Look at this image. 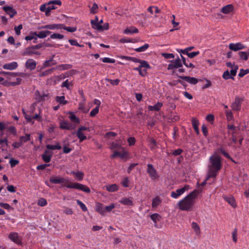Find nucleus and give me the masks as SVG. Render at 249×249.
<instances>
[{"label":"nucleus","mask_w":249,"mask_h":249,"mask_svg":"<svg viewBox=\"0 0 249 249\" xmlns=\"http://www.w3.org/2000/svg\"><path fill=\"white\" fill-rule=\"evenodd\" d=\"M50 181L53 184L61 183L62 187H66L67 188L75 189L87 193H89L90 192L89 188L87 186L77 182H70L68 179L62 177H51L50 178Z\"/></svg>","instance_id":"1"},{"label":"nucleus","mask_w":249,"mask_h":249,"mask_svg":"<svg viewBox=\"0 0 249 249\" xmlns=\"http://www.w3.org/2000/svg\"><path fill=\"white\" fill-rule=\"evenodd\" d=\"M199 191L195 190L183 199L178 201V205L182 211H190L192 209L195 203V199L198 195Z\"/></svg>","instance_id":"2"},{"label":"nucleus","mask_w":249,"mask_h":249,"mask_svg":"<svg viewBox=\"0 0 249 249\" xmlns=\"http://www.w3.org/2000/svg\"><path fill=\"white\" fill-rule=\"evenodd\" d=\"M210 161L211 162L209 166L210 177L215 178L222 167L220 157L218 155L212 156L210 158Z\"/></svg>","instance_id":"3"},{"label":"nucleus","mask_w":249,"mask_h":249,"mask_svg":"<svg viewBox=\"0 0 249 249\" xmlns=\"http://www.w3.org/2000/svg\"><path fill=\"white\" fill-rule=\"evenodd\" d=\"M150 66L148 62L146 61H142L141 63H140V65L137 67L133 69V70L138 71L139 72V74L142 76H145L147 73L146 69H149Z\"/></svg>","instance_id":"4"},{"label":"nucleus","mask_w":249,"mask_h":249,"mask_svg":"<svg viewBox=\"0 0 249 249\" xmlns=\"http://www.w3.org/2000/svg\"><path fill=\"white\" fill-rule=\"evenodd\" d=\"M0 74L4 75L11 80L12 78L16 77L18 76H21L22 77H25L27 76V73L23 72H8L2 71L0 72Z\"/></svg>","instance_id":"5"},{"label":"nucleus","mask_w":249,"mask_h":249,"mask_svg":"<svg viewBox=\"0 0 249 249\" xmlns=\"http://www.w3.org/2000/svg\"><path fill=\"white\" fill-rule=\"evenodd\" d=\"M147 167L146 172L149 175L151 179L152 180L157 179L159 176L154 166L151 164H148Z\"/></svg>","instance_id":"6"},{"label":"nucleus","mask_w":249,"mask_h":249,"mask_svg":"<svg viewBox=\"0 0 249 249\" xmlns=\"http://www.w3.org/2000/svg\"><path fill=\"white\" fill-rule=\"evenodd\" d=\"M190 188V187L189 185H185L183 187L177 189L176 192H172L171 193V196L174 198H178L186 191L188 190Z\"/></svg>","instance_id":"7"},{"label":"nucleus","mask_w":249,"mask_h":249,"mask_svg":"<svg viewBox=\"0 0 249 249\" xmlns=\"http://www.w3.org/2000/svg\"><path fill=\"white\" fill-rule=\"evenodd\" d=\"M171 63L169 64L167 70H170L174 69L180 68L182 66V62L179 57L171 61Z\"/></svg>","instance_id":"8"},{"label":"nucleus","mask_w":249,"mask_h":249,"mask_svg":"<svg viewBox=\"0 0 249 249\" xmlns=\"http://www.w3.org/2000/svg\"><path fill=\"white\" fill-rule=\"evenodd\" d=\"M91 24L92 27L99 31H104L108 29L109 25L107 23H105L103 25H100V23H96V21L91 20Z\"/></svg>","instance_id":"9"},{"label":"nucleus","mask_w":249,"mask_h":249,"mask_svg":"<svg viewBox=\"0 0 249 249\" xmlns=\"http://www.w3.org/2000/svg\"><path fill=\"white\" fill-rule=\"evenodd\" d=\"M243 100L242 98L236 97L231 105V108L234 111H239L241 108V105Z\"/></svg>","instance_id":"10"},{"label":"nucleus","mask_w":249,"mask_h":249,"mask_svg":"<svg viewBox=\"0 0 249 249\" xmlns=\"http://www.w3.org/2000/svg\"><path fill=\"white\" fill-rule=\"evenodd\" d=\"M229 49L233 51H237L246 48V46L240 42L236 43H230L229 45Z\"/></svg>","instance_id":"11"},{"label":"nucleus","mask_w":249,"mask_h":249,"mask_svg":"<svg viewBox=\"0 0 249 249\" xmlns=\"http://www.w3.org/2000/svg\"><path fill=\"white\" fill-rule=\"evenodd\" d=\"M3 10L11 18H13L17 14V12L12 7L6 6L2 7Z\"/></svg>","instance_id":"12"},{"label":"nucleus","mask_w":249,"mask_h":249,"mask_svg":"<svg viewBox=\"0 0 249 249\" xmlns=\"http://www.w3.org/2000/svg\"><path fill=\"white\" fill-rule=\"evenodd\" d=\"M62 28H63V24H47L41 27V29L48 30H59L62 29Z\"/></svg>","instance_id":"13"},{"label":"nucleus","mask_w":249,"mask_h":249,"mask_svg":"<svg viewBox=\"0 0 249 249\" xmlns=\"http://www.w3.org/2000/svg\"><path fill=\"white\" fill-rule=\"evenodd\" d=\"M36 62L33 59H28L25 62V67L27 69L33 71L35 70L36 66Z\"/></svg>","instance_id":"14"},{"label":"nucleus","mask_w":249,"mask_h":249,"mask_svg":"<svg viewBox=\"0 0 249 249\" xmlns=\"http://www.w3.org/2000/svg\"><path fill=\"white\" fill-rule=\"evenodd\" d=\"M9 239L18 245H21L22 242L17 232H11L9 235Z\"/></svg>","instance_id":"15"},{"label":"nucleus","mask_w":249,"mask_h":249,"mask_svg":"<svg viewBox=\"0 0 249 249\" xmlns=\"http://www.w3.org/2000/svg\"><path fill=\"white\" fill-rule=\"evenodd\" d=\"M178 77L192 85H196L198 82L197 79L195 77L187 76H179Z\"/></svg>","instance_id":"16"},{"label":"nucleus","mask_w":249,"mask_h":249,"mask_svg":"<svg viewBox=\"0 0 249 249\" xmlns=\"http://www.w3.org/2000/svg\"><path fill=\"white\" fill-rule=\"evenodd\" d=\"M18 67V64L16 62H12L9 63L5 64L3 65L2 68L4 70H14L16 69Z\"/></svg>","instance_id":"17"},{"label":"nucleus","mask_w":249,"mask_h":249,"mask_svg":"<svg viewBox=\"0 0 249 249\" xmlns=\"http://www.w3.org/2000/svg\"><path fill=\"white\" fill-rule=\"evenodd\" d=\"M33 50L34 49L32 48V47L27 48L23 52L22 55L29 56H32L33 54L40 55V53L39 52L34 51Z\"/></svg>","instance_id":"18"},{"label":"nucleus","mask_w":249,"mask_h":249,"mask_svg":"<svg viewBox=\"0 0 249 249\" xmlns=\"http://www.w3.org/2000/svg\"><path fill=\"white\" fill-rule=\"evenodd\" d=\"M234 8L232 4H228L223 7L220 11L223 14H228L232 12Z\"/></svg>","instance_id":"19"},{"label":"nucleus","mask_w":249,"mask_h":249,"mask_svg":"<svg viewBox=\"0 0 249 249\" xmlns=\"http://www.w3.org/2000/svg\"><path fill=\"white\" fill-rule=\"evenodd\" d=\"M139 32L138 29L134 26L127 27L123 31L124 34L126 35L137 34Z\"/></svg>","instance_id":"20"},{"label":"nucleus","mask_w":249,"mask_h":249,"mask_svg":"<svg viewBox=\"0 0 249 249\" xmlns=\"http://www.w3.org/2000/svg\"><path fill=\"white\" fill-rule=\"evenodd\" d=\"M71 174L72 175L74 176L75 179L78 181L82 180L84 176V174L80 171H71Z\"/></svg>","instance_id":"21"},{"label":"nucleus","mask_w":249,"mask_h":249,"mask_svg":"<svg viewBox=\"0 0 249 249\" xmlns=\"http://www.w3.org/2000/svg\"><path fill=\"white\" fill-rule=\"evenodd\" d=\"M60 127L62 129L71 130L73 128L72 125L66 121H63L60 123Z\"/></svg>","instance_id":"22"},{"label":"nucleus","mask_w":249,"mask_h":249,"mask_svg":"<svg viewBox=\"0 0 249 249\" xmlns=\"http://www.w3.org/2000/svg\"><path fill=\"white\" fill-rule=\"evenodd\" d=\"M119 202L123 205L127 206H133L134 205L133 201L127 197H122Z\"/></svg>","instance_id":"23"},{"label":"nucleus","mask_w":249,"mask_h":249,"mask_svg":"<svg viewBox=\"0 0 249 249\" xmlns=\"http://www.w3.org/2000/svg\"><path fill=\"white\" fill-rule=\"evenodd\" d=\"M163 104L161 102H158L157 104H156L154 106H149L148 107V109L149 111H159L161 107H162Z\"/></svg>","instance_id":"24"},{"label":"nucleus","mask_w":249,"mask_h":249,"mask_svg":"<svg viewBox=\"0 0 249 249\" xmlns=\"http://www.w3.org/2000/svg\"><path fill=\"white\" fill-rule=\"evenodd\" d=\"M162 200L159 196H156L152 199V207L156 208L161 203Z\"/></svg>","instance_id":"25"},{"label":"nucleus","mask_w":249,"mask_h":249,"mask_svg":"<svg viewBox=\"0 0 249 249\" xmlns=\"http://www.w3.org/2000/svg\"><path fill=\"white\" fill-rule=\"evenodd\" d=\"M53 61L54 60H53V57L51 58L50 59H49L48 60H46L43 63V65H42L41 69L42 70L46 68L51 67L53 65H55L56 62H53Z\"/></svg>","instance_id":"26"},{"label":"nucleus","mask_w":249,"mask_h":249,"mask_svg":"<svg viewBox=\"0 0 249 249\" xmlns=\"http://www.w3.org/2000/svg\"><path fill=\"white\" fill-rule=\"evenodd\" d=\"M224 199L229 204H230L232 207L235 208L237 206L235 203V200L233 196H224Z\"/></svg>","instance_id":"27"},{"label":"nucleus","mask_w":249,"mask_h":249,"mask_svg":"<svg viewBox=\"0 0 249 249\" xmlns=\"http://www.w3.org/2000/svg\"><path fill=\"white\" fill-rule=\"evenodd\" d=\"M22 79L20 78H17L16 79V81L13 82H7L5 81L3 83V85H8L10 86H15L17 85H19L21 84Z\"/></svg>","instance_id":"28"},{"label":"nucleus","mask_w":249,"mask_h":249,"mask_svg":"<svg viewBox=\"0 0 249 249\" xmlns=\"http://www.w3.org/2000/svg\"><path fill=\"white\" fill-rule=\"evenodd\" d=\"M96 211L102 215L105 213V207L101 203H97L96 205Z\"/></svg>","instance_id":"29"},{"label":"nucleus","mask_w":249,"mask_h":249,"mask_svg":"<svg viewBox=\"0 0 249 249\" xmlns=\"http://www.w3.org/2000/svg\"><path fill=\"white\" fill-rule=\"evenodd\" d=\"M192 124L193 128H194L195 131L197 135L199 134V131L198 128L199 122L196 119L193 118L192 120Z\"/></svg>","instance_id":"30"},{"label":"nucleus","mask_w":249,"mask_h":249,"mask_svg":"<svg viewBox=\"0 0 249 249\" xmlns=\"http://www.w3.org/2000/svg\"><path fill=\"white\" fill-rule=\"evenodd\" d=\"M49 153V151L46 150L44 153L42 155V159L46 163L49 162L51 160L52 155H48Z\"/></svg>","instance_id":"31"},{"label":"nucleus","mask_w":249,"mask_h":249,"mask_svg":"<svg viewBox=\"0 0 249 249\" xmlns=\"http://www.w3.org/2000/svg\"><path fill=\"white\" fill-rule=\"evenodd\" d=\"M121 58L123 59H125L128 61H131L135 63H141L142 61H143L144 60H141L136 57H131V56H122Z\"/></svg>","instance_id":"32"},{"label":"nucleus","mask_w":249,"mask_h":249,"mask_svg":"<svg viewBox=\"0 0 249 249\" xmlns=\"http://www.w3.org/2000/svg\"><path fill=\"white\" fill-rule=\"evenodd\" d=\"M106 190L109 192H114L118 190L119 187L116 184L107 185Z\"/></svg>","instance_id":"33"},{"label":"nucleus","mask_w":249,"mask_h":249,"mask_svg":"<svg viewBox=\"0 0 249 249\" xmlns=\"http://www.w3.org/2000/svg\"><path fill=\"white\" fill-rule=\"evenodd\" d=\"M72 67L71 64H60L58 65L55 69H58L60 71H63L66 70H69Z\"/></svg>","instance_id":"34"},{"label":"nucleus","mask_w":249,"mask_h":249,"mask_svg":"<svg viewBox=\"0 0 249 249\" xmlns=\"http://www.w3.org/2000/svg\"><path fill=\"white\" fill-rule=\"evenodd\" d=\"M55 100L57 102L63 105H66L68 103V101L65 100V97L64 96H57L55 97Z\"/></svg>","instance_id":"35"},{"label":"nucleus","mask_w":249,"mask_h":249,"mask_svg":"<svg viewBox=\"0 0 249 249\" xmlns=\"http://www.w3.org/2000/svg\"><path fill=\"white\" fill-rule=\"evenodd\" d=\"M149 146L151 150H154L157 147L156 140L153 138H149Z\"/></svg>","instance_id":"36"},{"label":"nucleus","mask_w":249,"mask_h":249,"mask_svg":"<svg viewBox=\"0 0 249 249\" xmlns=\"http://www.w3.org/2000/svg\"><path fill=\"white\" fill-rule=\"evenodd\" d=\"M31 139V135L29 134H26L25 136H20L19 139L22 144L29 141Z\"/></svg>","instance_id":"37"},{"label":"nucleus","mask_w":249,"mask_h":249,"mask_svg":"<svg viewBox=\"0 0 249 249\" xmlns=\"http://www.w3.org/2000/svg\"><path fill=\"white\" fill-rule=\"evenodd\" d=\"M69 118L72 122L76 124H78L80 123L79 119L77 117H76V116L72 112H71L70 113Z\"/></svg>","instance_id":"38"},{"label":"nucleus","mask_w":249,"mask_h":249,"mask_svg":"<svg viewBox=\"0 0 249 249\" xmlns=\"http://www.w3.org/2000/svg\"><path fill=\"white\" fill-rule=\"evenodd\" d=\"M54 70H55L54 68H52L51 69L47 70L39 73L38 76L39 77H42L47 76L50 74H51L54 71Z\"/></svg>","instance_id":"39"},{"label":"nucleus","mask_w":249,"mask_h":249,"mask_svg":"<svg viewBox=\"0 0 249 249\" xmlns=\"http://www.w3.org/2000/svg\"><path fill=\"white\" fill-rule=\"evenodd\" d=\"M218 151L220 153H221V154H222L223 155V156L226 157V158L231 160V161H234L233 160H232V159L231 158V157L229 155V154L226 152L225 150L222 148V147H220L218 149Z\"/></svg>","instance_id":"40"},{"label":"nucleus","mask_w":249,"mask_h":249,"mask_svg":"<svg viewBox=\"0 0 249 249\" xmlns=\"http://www.w3.org/2000/svg\"><path fill=\"white\" fill-rule=\"evenodd\" d=\"M22 113L24 114V117L28 123H30L32 124H33L34 123V121L33 119V116H31V115L26 114L24 109H22Z\"/></svg>","instance_id":"41"},{"label":"nucleus","mask_w":249,"mask_h":249,"mask_svg":"<svg viewBox=\"0 0 249 249\" xmlns=\"http://www.w3.org/2000/svg\"><path fill=\"white\" fill-rule=\"evenodd\" d=\"M161 218L160 215L158 213H153L150 215V218L155 223H156L160 221Z\"/></svg>","instance_id":"42"},{"label":"nucleus","mask_w":249,"mask_h":249,"mask_svg":"<svg viewBox=\"0 0 249 249\" xmlns=\"http://www.w3.org/2000/svg\"><path fill=\"white\" fill-rule=\"evenodd\" d=\"M46 148L50 150H60L61 149V147L58 143L55 145L47 144Z\"/></svg>","instance_id":"43"},{"label":"nucleus","mask_w":249,"mask_h":249,"mask_svg":"<svg viewBox=\"0 0 249 249\" xmlns=\"http://www.w3.org/2000/svg\"><path fill=\"white\" fill-rule=\"evenodd\" d=\"M192 228L194 229L196 234L198 235L200 234V227L196 222H194L192 223Z\"/></svg>","instance_id":"44"},{"label":"nucleus","mask_w":249,"mask_h":249,"mask_svg":"<svg viewBox=\"0 0 249 249\" xmlns=\"http://www.w3.org/2000/svg\"><path fill=\"white\" fill-rule=\"evenodd\" d=\"M181 59L182 60V62L183 64L187 68H195V66L192 64V63H190L189 64H188V62H187L185 58L180 54Z\"/></svg>","instance_id":"45"},{"label":"nucleus","mask_w":249,"mask_h":249,"mask_svg":"<svg viewBox=\"0 0 249 249\" xmlns=\"http://www.w3.org/2000/svg\"><path fill=\"white\" fill-rule=\"evenodd\" d=\"M71 86V82H70L68 79H67L62 83L61 87L62 88H66L67 89H70Z\"/></svg>","instance_id":"46"},{"label":"nucleus","mask_w":249,"mask_h":249,"mask_svg":"<svg viewBox=\"0 0 249 249\" xmlns=\"http://www.w3.org/2000/svg\"><path fill=\"white\" fill-rule=\"evenodd\" d=\"M47 5H48V6H47V10L46 11V16H48L50 15L51 10L55 9L56 8V7H55L54 4H49V2L48 3Z\"/></svg>","instance_id":"47"},{"label":"nucleus","mask_w":249,"mask_h":249,"mask_svg":"<svg viewBox=\"0 0 249 249\" xmlns=\"http://www.w3.org/2000/svg\"><path fill=\"white\" fill-rule=\"evenodd\" d=\"M76 136L79 139L80 142H82L87 139V137L81 132L77 131Z\"/></svg>","instance_id":"48"},{"label":"nucleus","mask_w":249,"mask_h":249,"mask_svg":"<svg viewBox=\"0 0 249 249\" xmlns=\"http://www.w3.org/2000/svg\"><path fill=\"white\" fill-rule=\"evenodd\" d=\"M149 44L146 43L143 46L135 49V51L137 52H144L149 48Z\"/></svg>","instance_id":"49"},{"label":"nucleus","mask_w":249,"mask_h":249,"mask_svg":"<svg viewBox=\"0 0 249 249\" xmlns=\"http://www.w3.org/2000/svg\"><path fill=\"white\" fill-rule=\"evenodd\" d=\"M64 37V36L63 35H61L59 34H53L51 35L50 38L53 39H62Z\"/></svg>","instance_id":"50"},{"label":"nucleus","mask_w":249,"mask_h":249,"mask_svg":"<svg viewBox=\"0 0 249 249\" xmlns=\"http://www.w3.org/2000/svg\"><path fill=\"white\" fill-rule=\"evenodd\" d=\"M225 114H226L227 120L228 121H231L233 120V116L232 113L231 111L226 110Z\"/></svg>","instance_id":"51"},{"label":"nucleus","mask_w":249,"mask_h":249,"mask_svg":"<svg viewBox=\"0 0 249 249\" xmlns=\"http://www.w3.org/2000/svg\"><path fill=\"white\" fill-rule=\"evenodd\" d=\"M119 42L121 43H135L136 42V41L135 39H128L126 38L125 37L121 38L119 40Z\"/></svg>","instance_id":"52"},{"label":"nucleus","mask_w":249,"mask_h":249,"mask_svg":"<svg viewBox=\"0 0 249 249\" xmlns=\"http://www.w3.org/2000/svg\"><path fill=\"white\" fill-rule=\"evenodd\" d=\"M42 113V110L39 108V113L38 114H36L33 116V119H36L37 121L40 122L41 121L42 116L41 115Z\"/></svg>","instance_id":"53"},{"label":"nucleus","mask_w":249,"mask_h":249,"mask_svg":"<svg viewBox=\"0 0 249 249\" xmlns=\"http://www.w3.org/2000/svg\"><path fill=\"white\" fill-rule=\"evenodd\" d=\"M238 53L240 59H241L242 60L247 61L248 59L247 52H239Z\"/></svg>","instance_id":"54"},{"label":"nucleus","mask_w":249,"mask_h":249,"mask_svg":"<svg viewBox=\"0 0 249 249\" xmlns=\"http://www.w3.org/2000/svg\"><path fill=\"white\" fill-rule=\"evenodd\" d=\"M76 202L77 204L80 207L81 209L83 211L86 212L88 211V209L86 206L82 201H81L79 200H77Z\"/></svg>","instance_id":"55"},{"label":"nucleus","mask_w":249,"mask_h":249,"mask_svg":"<svg viewBox=\"0 0 249 249\" xmlns=\"http://www.w3.org/2000/svg\"><path fill=\"white\" fill-rule=\"evenodd\" d=\"M100 60L104 63H114L115 62V60L114 59L108 57L101 58H100Z\"/></svg>","instance_id":"56"},{"label":"nucleus","mask_w":249,"mask_h":249,"mask_svg":"<svg viewBox=\"0 0 249 249\" xmlns=\"http://www.w3.org/2000/svg\"><path fill=\"white\" fill-rule=\"evenodd\" d=\"M37 204L41 207H44L47 204V201L45 199L41 198L38 199Z\"/></svg>","instance_id":"57"},{"label":"nucleus","mask_w":249,"mask_h":249,"mask_svg":"<svg viewBox=\"0 0 249 249\" xmlns=\"http://www.w3.org/2000/svg\"><path fill=\"white\" fill-rule=\"evenodd\" d=\"M194 48V47H189L186 48L184 50H180L178 51V52L180 54H187L189 53V51L192 50Z\"/></svg>","instance_id":"58"},{"label":"nucleus","mask_w":249,"mask_h":249,"mask_svg":"<svg viewBox=\"0 0 249 249\" xmlns=\"http://www.w3.org/2000/svg\"><path fill=\"white\" fill-rule=\"evenodd\" d=\"M34 35L39 38H44L46 37V35L44 34V31H40L38 33L36 32H34Z\"/></svg>","instance_id":"59"},{"label":"nucleus","mask_w":249,"mask_h":249,"mask_svg":"<svg viewBox=\"0 0 249 249\" xmlns=\"http://www.w3.org/2000/svg\"><path fill=\"white\" fill-rule=\"evenodd\" d=\"M222 77L226 80H228L231 78L233 79V78L230 75V72L228 70L226 71H225L224 72L222 75Z\"/></svg>","instance_id":"60"},{"label":"nucleus","mask_w":249,"mask_h":249,"mask_svg":"<svg viewBox=\"0 0 249 249\" xmlns=\"http://www.w3.org/2000/svg\"><path fill=\"white\" fill-rule=\"evenodd\" d=\"M106 80L109 82L113 86L118 85L119 84L120 81V80L118 79H116L115 80L106 79Z\"/></svg>","instance_id":"61"},{"label":"nucleus","mask_w":249,"mask_h":249,"mask_svg":"<svg viewBox=\"0 0 249 249\" xmlns=\"http://www.w3.org/2000/svg\"><path fill=\"white\" fill-rule=\"evenodd\" d=\"M62 29L66 30L68 32L73 33L76 31V28L74 27H66L63 24V28Z\"/></svg>","instance_id":"62"},{"label":"nucleus","mask_w":249,"mask_h":249,"mask_svg":"<svg viewBox=\"0 0 249 249\" xmlns=\"http://www.w3.org/2000/svg\"><path fill=\"white\" fill-rule=\"evenodd\" d=\"M7 131L14 136L17 135V130L14 126H9L8 128H7Z\"/></svg>","instance_id":"63"},{"label":"nucleus","mask_w":249,"mask_h":249,"mask_svg":"<svg viewBox=\"0 0 249 249\" xmlns=\"http://www.w3.org/2000/svg\"><path fill=\"white\" fill-rule=\"evenodd\" d=\"M98 9V5L96 3H94L90 8V12L92 14H95L97 12Z\"/></svg>","instance_id":"64"}]
</instances>
